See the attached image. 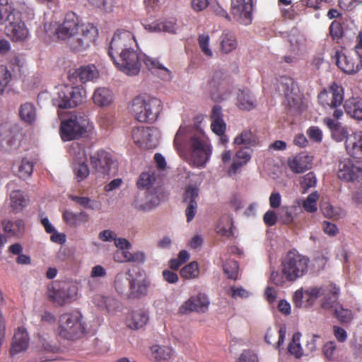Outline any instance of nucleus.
I'll use <instances>...</instances> for the list:
<instances>
[{
  "label": "nucleus",
  "instance_id": "nucleus-46",
  "mask_svg": "<svg viewBox=\"0 0 362 362\" xmlns=\"http://www.w3.org/2000/svg\"><path fill=\"white\" fill-rule=\"evenodd\" d=\"M151 353L156 361L169 360L173 355V349L168 346L154 344L151 346Z\"/></svg>",
  "mask_w": 362,
  "mask_h": 362
},
{
  "label": "nucleus",
  "instance_id": "nucleus-36",
  "mask_svg": "<svg viewBox=\"0 0 362 362\" xmlns=\"http://www.w3.org/2000/svg\"><path fill=\"white\" fill-rule=\"evenodd\" d=\"M28 199L21 190H13L9 194V206L15 213H19L27 206Z\"/></svg>",
  "mask_w": 362,
  "mask_h": 362
},
{
  "label": "nucleus",
  "instance_id": "nucleus-16",
  "mask_svg": "<svg viewBox=\"0 0 362 362\" xmlns=\"http://www.w3.org/2000/svg\"><path fill=\"white\" fill-rule=\"evenodd\" d=\"M160 131L155 127H138L132 131V139L140 147L153 148L157 146Z\"/></svg>",
  "mask_w": 362,
  "mask_h": 362
},
{
  "label": "nucleus",
  "instance_id": "nucleus-61",
  "mask_svg": "<svg viewBox=\"0 0 362 362\" xmlns=\"http://www.w3.org/2000/svg\"><path fill=\"white\" fill-rule=\"evenodd\" d=\"M11 80V74L6 66H0V95L4 93Z\"/></svg>",
  "mask_w": 362,
  "mask_h": 362
},
{
  "label": "nucleus",
  "instance_id": "nucleus-1",
  "mask_svg": "<svg viewBox=\"0 0 362 362\" xmlns=\"http://www.w3.org/2000/svg\"><path fill=\"white\" fill-rule=\"evenodd\" d=\"M23 14L28 19L34 17V10L23 0L11 1L0 0V25L7 23L5 27L6 35L14 42L25 40L29 31L21 19Z\"/></svg>",
  "mask_w": 362,
  "mask_h": 362
},
{
  "label": "nucleus",
  "instance_id": "nucleus-42",
  "mask_svg": "<svg viewBox=\"0 0 362 362\" xmlns=\"http://www.w3.org/2000/svg\"><path fill=\"white\" fill-rule=\"evenodd\" d=\"M19 115L25 123L33 124L37 119V110L34 104L25 103L19 108Z\"/></svg>",
  "mask_w": 362,
  "mask_h": 362
},
{
  "label": "nucleus",
  "instance_id": "nucleus-59",
  "mask_svg": "<svg viewBox=\"0 0 362 362\" xmlns=\"http://www.w3.org/2000/svg\"><path fill=\"white\" fill-rule=\"evenodd\" d=\"M199 267L196 262H192L185 266L180 271V274L185 279H194L199 275Z\"/></svg>",
  "mask_w": 362,
  "mask_h": 362
},
{
  "label": "nucleus",
  "instance_id": "nucleus-35",
  "mask_svg": "<svg viewBox=\"0 0 362 362\" xmlns=\"http://www.w3.org/2000/svg\"><path fill=\"white\" fill-rule=\"evenodd\" d=\"M150 282L146 279H132L129 281V295L134 298L145 296L148 293Z\"/></svg>",
  "mask_w": 362,
  "mask_h": 362
},
{
  "label": "nucleus",
  "instance_id": "nucleus-17",
  "mask_svg": "<svg viewBox=\"0 0 362 362\" xmlns=\"http://www.w3.org/2000/svg\"><path fill=\"white\" fill-rule=\"evenodd\" d=\"M223 72L221 70L215 71L206 88L209 92L211 99L216 102L226 100L231 94L230 90L223 83Z\"/></svg>",
  "mask_w": 362,
  "mask_h": 362
},
{
  "label": "nucleus",
  "instance_id": "nucleus-49",
  "mask_svg": "<svg viewBox=\"0 0 362 362\" xmlns=\"http://www.w3.org/2000/svg\"><path fill=\"white\" fill-rule=\"evenodd\" d=\"M329 288L327 286H313L310 287L305 291L307 305L312 306L315 302L316 299L320 297H323L324 295L327 294Z\"/></svg>",
  "mask_w": 362,
  "mask_h": 362
},
{
  "label": "nucleus",
  "instance_id": "nucleus-15",
  "mask_svg": "<svg viewBox=\"0 0 362 362\" xmlns=\"http://www.w3.org/2000/svg\"><path fill=\"white\" fill-rule=\"evenodd\" d=\"M137 42L134 35L129 30H117L110 43L108 54L110 58H114V56L120 53L122 51H125L132 47H137Z\"/></svg>",
  "mask_w": 362,
  "mask_h": 362
},
{
  "label": "nucleus",
  "instance_id": "nucleus-63",
  "mask_svg": "<svg viewBox=\"0 0 362 362\" xmlns=\"http://www.w3.org/2000/svg\"><path fill=\"white\" fill-rule=\"evenodd\" d=\"M210 37L207 34H200L198 37L199 48L204 54L208 57H213V52L209 46Z\"/></svg>",
  "mask_w": 362,
  "mask_h": 362
},
{
  "label": "nucleus",
  "instance_id": "nucleus-25",
  "mask_svg": "<svg viewBox=\"0 0 362 362\" xmlns=\"http://www.w3.org/2000/svg\"><path fill=\"white\" fill-rule=\"evenodd\" d=\"M199 189L194 186H189L184 193V202L187 204L185 214L187 222H190L194 218L197 211V199Z\"/></svg>",
  "mask_w": 362,
  "mask_h": 362
},
{
  "label": "nucleus",
  "instance_id": "nucleus-48",
  "mask_svg": "<svg viewBox=\"0 0 362 362\" xmlns=\"http://www.w3.org/2000/svg\"><path fill=\"white\" fill-rule=\"evenodd\" d=\"M300 332H296L293 334L291 341L288 344V353L296 358H300L304 355L303 349L300 344Z\"/></svg>",
  "mask_w": 362,
  "mask_h": 362
},
{
  "label": "nucleus",
  "instance_id": "nucleus-5",
  "mask_svg": "<svg viewBox=\"0 0 362 362\" xmlns=\"http://www.w3.org/2000/svg\"><path fill=\"white\" fill-rule=\"evenodd\" d=\"M309 259L296 250L289 251L281 260V272L288 281L293 282L304 276L308 269Z\"/></svg>",
  "mask_w": 362,
  "mask_h": 362
},
{
  "label": "nucleus",
  "instance_id": "nucleus-53",
  "mask_svg": "<svg viewBox=\"0 0 362 362\" xmlns=\"http://www.w3.org/2000/svg\"><path fill=\"white\" fill-rule=\"evenodd\" d=\"M69 198L85 209L95 211L101 209L100 202L88 197L71 195Z\"/></svg>",
  "mask_w": 362,
  "mask_h": 362
},
{
  "label": "nucleus",
  "instance_id": "nucleus-39",
  "mask_svg": "<svg viewBox=\"0 0 362 362\" xmlns=\"http://www.w3.org/2000/svg\"><path fill=\"white\" fill-rule=\"evenodd\" d=\"M199 300L202 301V305L198 307L197 305H195V300L193 296L189 298L181 305L179 312L181 314H187L191 312L205 313L209 308V301H206L204 298H199Z\"/></svg>",
  "mask_w": 362,
  "mask_h": 362
},
{
  "label": "nucleus",
  "instance_id": "nucleus-22",
  "mask_svg": "<svg viewBox=\"0 0 362 362\" xmlns=\"http://www.w3.org/2000/svg\"><path fill=\"white\" fill-rule=\"evenodd\" d=\"M160 203L158 195L153 190L139 192L132 202V206L141 211H149L156 207Z\"/></svg>",
  "mask_w": 362,
  "mask_h": 362
},
{
  "label": "nucleus",
  "instance_id": "nucleus-26",
  "mask_svg": "<svg viewBox=\"0 0 362 362\" xmlns=\"http://www.w3.org/2000/svg\"><path fill=\"white\" fill-rule=\"evenodd\" d=\"M29 345V337L27 331L23 327H18L15 331L12 339L10 354L11 356L21 354L27 350Z\"/></svg>",
  "mask_w": 362,
  "mask_h": 362
},
{
  "label": "nucleus",
  "instance_id": "nucleus-14",
  "mask_svg": "<svg viewBox=\"0 0 362 362\" xmlns=\"http://www.w3.org/2000/svg\"><path fill=\"white\" fill-rule=\"evenodd\" d=\"M73 159V169L75 178L77 182L85 180L90 174L87 164V155L83 146L77 143H74L69 150Z\"/></svg>",
  "mask_w": 362,
  "mask_h": 362
},
{
  "label": "nucleus",
  "instance_id": "nucleus-24",
  "mask_svg": "<svg viewBox=\"0 0 362 362\" xmlns=\"http://www.w3.org/2000/svg\"><path fill=\"white\" fill-rule=\"evenodd\" d=\"M313 158L307 153L302 152L298 155L290 157L287 165L288 168L294 173H303L312 168Z\"/></svg>",
  "mask_w": 362,
  "mask_h": 362
},
{
  "label": "nucleus",
  "instance_id": "nucleus-60",
  "mask_svg": "<svg viewBox=\"0 0 362 362\" xmlns=\"http://www.w3.org/2000/svg\"><path fill=\"white\" fill-rule=\"evenodd\" d=\"M187 132V127L184 126H180L178 131L177 132L175 139H174V144L180 154L182 156L183 149H182V144L185 140L186 134Z\"/></svg>",
  "mask_w": 362,
  "mask_h": 362
},
{
  "label": "nucleus",
  "instance_id": "nucleus-27",
  "mask_svg": "<svg viewBox=\"0 0 362 362\" xmlns=\"http://www.w3.org/2000/svg\"><path fill=\"white\" fill-rule=\"evenodd\" d=\"M252 158V150L248 147L239 149L233 160V163L228 169V174L230 176L235 175Z\"/></svg>",
  "mask_w": 362,
  "mask_h": 362
},
{
  "label": "nucleus",
  "instance_id": "nucleus-62",
  "mask_svg": "<svg viewBox=\"0 0 362 362\" xmlns=\"http://www.w3.org/2000/svg\"><path fill=\"white\" fill-rule=\"evenodd\" d=\"M239 264L235 260H228L223 264L224 273L228 278L236 279L238 277Z\"/></svg>",
  "mask_w": 362,
  "mask_h": 362
},
{
  "label": "nucleus",
  "instance_id": "nucleus-31",
  "mask_svg": "<svg viewBox=\"0 0 362 362\" xmlns=\"http://www.w3.org/2000/svg\"><path fill=\"white\" fill-rule=\"evenodd\" d=\"M93 303L103 311L114 313L119 308L120 303L111 296L97 294L93 297Z\"/></svg>",
  "mask_w": 362,
  "mask_h": 362
},
{
  "label": "nucleus",
  "instance_id": "nucleus-23",
  "mask_svg": "<svg viewBox=\"0 0 362 362\" xmlns=\"http://www.w3.org/2000/svg\"><path fill=\"white\" fill-rule=\"evenodd\" d=\"M286 336V327L282 325L278 331L274 330L272 327L267 329L264 335V341L272 344L278 351L279 359L280 360L284 354V344Z\"/></svg>",
  "mask_w": 362,
  "mask_h": 362
},
{
  "label": "nucleus",
  "instance_id": "nucleus-6",
  "mask_svg": "<svg viewBox=\"0 0 362 362\" xmlns=\"http://www.w3.org/2000/svg\"><path fill=\"white\" fill-rule=\"evenodd\" d=\"M143 54L139 50L138 46L132 47L115 54L111 59L119 70L126 75L133 76L140 71Z\"/></svg>",
  "mask_w": 362,
  "mask_h": 362
},
{
  "label": "nucleus",
  "instance_id": "nucleus-9",
  "mask_svg": "<svg viewBox=\"0 0 362 362\" xmlns=\"http://www.w3.org/2000/svg\"><path fill=\"white\" fill-rule=\"evenodd\" d=\"M57 91L52 100L54 105L59 108H72L83 102L82 89L78 86L72 87L60 85L57 88Z\"/></svg>",
  "mask_w": 362,
  "mask_h": 362
},
{
  "label": "nucleus",
  "instance_id": "nucleus-2",
  "mask_svg": "<svg viewBox=\"0 0 362 362\" xmlns=\"http://www.w3.org/2000/svg\"><path fill=\"white\" fill-rule=\"evenodd\" d=\"M54 33L59 39L71 40L70 47L76 52L87 49L98 34V30L91 23H83L74 12L67 13L62 24Z\"/></svg>",
  "mask_w": 362,
  "mask_h": 362
},
{
  "label": "nucleus",
  "instance_id": "nucleus-41",
  "mask_svg": "<svg viewBox=\"0 0 362 362\" xmlns=\"http://www.w3.org/2000/svg\"><path fill=\"white\" fill-rule=\"evenodd\" d=\"M219 42L221 51L226 54L234 50L238 45L235 35L227 30L223 31L219 37Z\"/></svg>",
  "mask_w": 362,
  "mask_h": 362
},
{
  "label": "nucleus",
  "instance_id": "nucleus-55",
  "mask_svg": "<svg viewBox=\"0 0 362 362\" xmlns=\"http://www.w3.org/2000/svg\"><path fill=\"white\" fill-rule=\"evenodd\" d=\"M319 194L317 191L310 194L303 202V209L308 213H314L317 211V202L319 199Z\"/></svg>",
  "mask_w": 362,
  "mask_h": 362
},
{
  "label": "nucleus",
  "instance_id": "nucleus-18",
  "mask_svg": "<svg viewBox=\"0 0 362 362\" xmlns=\"http://www.w3.org/2000/svg\"><path fill=\"white\" fill-rule=\"evenodd\" d=\"M252 0H231V12L240 23L247 25L252 20Z\"/></svg>",
  "mask_w": 362,
  "mask_h": 362
},
{
  "label": "nucleus",
  "instance_id": "nucleus-54",
  "mask_svg": "<svg viewBox=\"0 0 362 362\" xmlns=\"http://www.w3.org/2000/svg\"><path fill=\"white\" fill-rule=\"evenodd\" d=\"M156 181L155 172L153 170H148L142 173L137 182L139 188L146 189V190H151L150 188Z\"/></svg>",
  "mask_w": 362,
  "mask_h": 362
},
{
  "label": "nucleus",
  "instance_id": "nucleus-64",
  "mask_svg": "<svg viewBox=\"0 0 362 362\" xmlns=\"http://www.w3.org/2000/svg\"><path fill=\"white\" fill-rule=\"evenodd\" d=\"M300 184L305 192L310 188L315 187L317 185V178L314 173L310 172L300 178Z\"/></svg>",
  "mask_w": 362,
  "mask_h": 362
},
{
  "label": "nucleus",
  "instance_id": "nucleus-11",
  "mask_svg": "<svg viewBox=\"0 0 362 362\" xmlns=\"http://www.w3.org/2000/svg\"><path fill=\"white\" fill-rule=\"evenodd\" d=\"M78 288L76 283L62 282L49 291L50 299L59 305H64L76 300Z\"/></svg>",
  "mask_w": 362,
  "mask_h": 362
},
{
  "label": "nucleus",
  "instance_id": "nucleus-57",
  "mask_svg": "<svg viewBox=\"0 0 362 362\" xmlns=\"http://www.w3.org/2000/svg\"><path fill=\"white\" fill-rule=\"evenodd\" d=\"M334 311L336 317L342 323H348L353 319L352 312L340 305H336Z\"/></svg>",
  "mask_w": 362,
  "mask_h": 362
},
{
  "label": "nucleus",
  "instance_id": "nucleus-34",
  "mask_svg": "<svg viewBox=\"0 0 362 362\" xmlns=\"http://www.w3.org/2000/svg\"><path fill=\"white\" fill-rule=\"evenodd\" d=\"M345 147L350 156L360 158L362 156V132L351 134L345 141Z\"/></svg>",
  "mask_w": 362,
  "mask_h": 362
},
{
  "label": "nucleus",
  "instance_id": "nucleus-33",
  "mask_svg": "<svg viewBox=\"0 0 362 362\" xmlns=\"http://www.w3.org/2000/svg\"><path fill=\"white\" fill-rule=\"evenodd\" d=\"M323 121L329 129L332 139L337 142H341L345 139L346 141L347 138L351 136V134L348 135L346 128L343 127L339 122L328 117L324 118Z\"/></svg>",
  "mask_w": 362,
  "mask_h": 362
},
{
  "label": "nucleus",
  "instance_id": "nucleus-3",
  "mask_svg": "<svg viewBox=\"0 0 362 362\" xmlns=\"http://www.w3.org/2000/svg\"><path fill=\"white\" fill-rule=\"evenodd\" d=\"M186 150L191 164L196 168H204L211 159L213 146L204 132L199 131L189 137Z\"/></svg>",
  "mask_w": 362,
  "mask_h": 362
},
{
  "label": "nucleus",
  "instance_id": "nucleus-13",
  "mask_svg": "<svg viewBox=\"0 0 362 362\" xmlns=\"http://www.w3.org/2000/svg\"><path fill=\"white\" fill-rule=\"evenodd\" d=\"M278 91L284 94L288 106L294 110H298L303 103L302 95L298 87L293 78L282 76L278 81Z\"/></svg>",
  "mask_w": 362,
  "mask_h": 362
},
{
  "label": "nucleus",
  "instance_id": "nucleus-50",
  "mask_svg": "<svg viewBox=\"0 0 362 362\" xmlns=\"http://www.w3.org/2000/svg\"><path fill=\"white\" fill-rule=\"evenodd\" d=\"M255 99L248 90H240L237 96V105L243 110H250L255 105Z\"/></svg>",
  "mask_w": 362,
  "mask_h": 362
},
{
  "label": "nucleus",
  "instance_id": "nucleus-44",
  "mask_svg": "<svg viewBox=\"0 0 362 362\" xmlns=\"http://www.w3.org/2000/svg\"><path fill=\"white\" fill-rule=\"evenodd\" d=\"M258 142V137L250 129L243 130L236 136L233 141L235 145H245L249 148L257 145Z\"/></svg>",
  "mask_w": 362,
  "mask_h": 362
},
{
  "label": "nucleus",
  "instance_id": "nucleus-47",
  "mask_svg": "<svg viewBox=\"0 0 362 362\" xmlns=\"http://www.w3.org/2000/svg\"><path fill=\"white\" fill-rule=\"evenodd\" d=\"M328 288L329 290L327 294L324 295L322 300L321 306L323 309L325 310H329L331 308L334 309V307L337 305L335 303L338 298L339 288L333 284H329Z\"/></svg>",
  "mask_w": 362,
  "mask_h": 362
},
{
  "label": "nucleus",
  "instance_id": "nucleus-20",
  "mask_svg": "<svg viewBox=\"0 0 362 362\" xmlns=\"http://www.w3.org/2000/svg\"><path fill=\"white\" fill-rule=\"evenodd\" d=\"M337 176L347 182L362 179V166L350 158H345L339 163Z\"/></svg>",
  "mask_w": 362,
  "mask_h": 362
},
{
  "label": "nucleus",
  "instance_id": "nucleus-56",
  "mask_svg": "<svg viewBox=\"0 0 362 362\" xmlns=\"http://www.w3.org/2000/svg\"><path fill=\"white\" fill-rule=\"evenodd\" d=\"M130 279L124 274H118L115 277V286L117 292L121 295L125 294L129 289Z\"/></svg>",
  "mask_w": 362,
  "mask_h": 362
},
{
  "label": "nucleus",
  "instance_id": "nucleus-45",
  "mask_svg": "<svg viewBox=\"0 0 362 362\" xmlns=\"http://www.w3.org/2000/svg\"><path fill=\"white\" fill-rule=\"evenodd\" d=\"M233 228L232 217L228 214H225L219 218L216 227V230L219 235L230 237L233 235Z\"/></svg>",
  "mask_w": 362,
  "mask_h": 362
},
{
  "label": "nucleus",
  "instance_id": "nucleus-43",
  "mask_svg": "<svg viewBox=\"0 0 362 362\" xmlns=\"http://www.w3.org/2000/svg\"><path fill=\"white\" fill-rule=\"evenodd\" d=\"M34 160L32 158L25 157L14 165L16 168L18 176L23 180L29 178L33 172Z\"/></svg>",
  "mask_w": 362,
  "mask_h": 362
},
{
  "label": "nucleus",
  "instance_id": "nucleus-8",
  "mask_svg": "<svg viewBox=\"0 0 362 362\" xmlns=\"http://www.w3.org/2000/svg\"><path fill=\"white\" fill-rule=\"evenodd\" d=\"M89 126V119L83 114L73 115L61 123L60 133L64 141H71L84 134Z\"/></svg>",
  "mask_w": 362,
  "mask_h": 362
},
{
  "label": "nucleus",
  "instance_id": "nucleus-19",
  "mask_svg": "<svg viewBox=\"0 0 362 362\" xmlns=\"http://www.w3.org/2000/svg\"><path fill=\"white\" fill-rule=\"evenodd\" d=\"M344 88L333 83L328 90H324L318 95L320 103L325 107H340L344 101Z\"/></svg>",
  "mask_w": 362,
  "mask_h": 362
},
{
  "label": "nucleus",
  "instance_id": "nucleus-21",
  "mask_svg": "<svg viewBox=\"0 0 362 362\" xmlns=\"http://www.w3.org/2000/svg\"><path fill=\"white\" fill-rule=\"evenodd\" d=\"M69 79L73 83L80 81L83 83L94 82L99 77V71L93 64H88L80 66L78 69L70 70L68 75Z\"/></svg>",
  "mask_w": 362,
  "mask_h": 362
},
{
  "label": "nucleus",
  "instance_id": "nucleus-12",
  "mask_svg": "<svg viewBox=\"0 0 362 362\" xmlns=\"http://www.w3.org/2000/svg\"><path fill=\"white\" fill-rule=\"evenodd\" d=\"M332 58L337 66L347 74L353 75L362 69V54L358 51L345 53L337 50Z\"/></svg>",
  "mask_w": 362,
  "mask_h": 362
},
{
  "label": "nucleus",
  "instance_id": "nucleus-4",
  "mask_svg": "<svg viewBox=\"0 0 362 362\" xmlns=\"http://www.w3.org/2000/svg\"><path fill=\"white\" fill-rule=\"evenodd\" d=\"M160 107L159 99L146 95H139L132 101V112L138 121L153 122L158 118Z\"/></svg>",
  "mask_w": 362,
  "mask_h": 362
},
{
  "label": "nucleus",
  "instance_id": "nucleus-52",
  "mask_svg": "<svg viewBox=\"0 0 362 362\" xmlns=\"http://www.w3.org/2000/svg\"><path fill=\"white\" fill-rule=\"evenodd\" d=\"M16 144V139L14 138L11 132L4 127H1L0 134V146L4 151H10Z\"/></svg>",
  "mask_w": 362,
  "mask_h": 362
},
{
  "label": "nucleus",
  "instance_id": "nucleus-58",
  "mask_svg": "<svg viewBox=\"0 0 362 362\" xmlns=\"http://www.w3.org/2000/svg\"><path fill=\"white\" fill-rule=\"evenodd\" d=\"M211 128L214 133L221 136V141L224 144L228 142V139L224 135L226 124L223 119L213 121L211 123Z\"/></svg>",
  "mask_w": 362,
  "mask_h": 362
},
{
  "label": "nucleus",
  "instance_id": "nucleus-28",
  "mask_svg": "<svg viewBox=\"0 0 362 362\" xmlns=\"http://www.w3.org/2000/svg\"><path fill=\"white\" fill-rule=\"evenodd\" d=\"M141 62H144L146 68L154 74H160L163 80L169 81L173 78L172 72L157 59L151 58L143 54Z\"/></svg>",
  "mask_w": 362,
  "mask_h": 362
},
{
  "label": "nucleus",
  "instance_id": "nucleus-30",
  "mask_svg": "<svg viewBox=\"0 0 362 362\" xmlns=\"http://www.w3.org/2000/svg\"><path fill=\"white\" fill-rule=\"evenodd\" d=\"M148 320V315L145 310H136L129 313L126 319V324L129 329L137 330L144 327Z\"/></svg>",
  "mask_w": 362,
  "mask_h": 362
},
{
  "label": "nucleus",
  "instance_id": "nucleus-7",
  "mask_svg": "<svg viewBox=\"0 0 362 362\" xmlns=\"http://www.w3.org/2000/svg\"><path fill=\"white\" fill-rule=\"evenodd\" d=\"M85 333L82 315L79 312L64 313L59 321V334L66 339L74 340Z\"/></svg>",
  "mask_w": 362,
  "mask_h": 362
},
{
  "label": "nucleus",
  "instance_id": "nucleus-40",
  "mask_svg": "<svg viewBox=\"0 0 362 362\" xmlns=\"http://www.w3.org/2000/svg\"><path fill=\"white\" fill-rule=\"evenodd\" d=\"M2 226L4 232L11 236L21 237L25 230V222L23 219L15 221L5 220L2 222Z\"/></svg>",
  "mask_w": 362,
  "mask_h": 362
},
{
  "label": "nucleus",
  "instance_id": "nucleus-38",
  "mask_svg": "<svg viewBox=\"0 0 362 362\" xmlns=\"http://www.w3.org/2000/svg\"><path fill=\"white\" fill-rule=\"evenodd\" d=\"M345 112L356 120H362V99L352 98L345 102Z\"/></svg>",
  "mask_w": 362,
  "mask_h": 362
},
{
  "label": "nucleus",
  "instance_id": "nucleus-37",
  "mask_svg": "<svg viewBox=\"0 0 362 362\" xmlns=\"http://www.w3.org/2000/svg\"><path fill=\"white\" fill-rule=\"evenodd\" d=\"M63 219L69 226L76 227L81 223L88 222L89 217L88 214L83 211L75 213L70 210H66L63 213Z\"/></svg>",
  "mask_w": 362,
  "mask_h": 362
},
{
  "label": "nucleus",
  "instance_id": "nucleus-51",
  "mask_svg": "<svg viewBox=\"0 0 362 362\" xmlns=\"http://www.w3.org/2000/svg\"><path fill=\"white\" fill-rule=\"evenodd\" d=\"M322 354L325 358L330 361H338L339 356L337 350V346L334 340H330L325 343L322 346Z\"/></svg>",
  "mask_w": 362,
  "mask_h": 362
},
{
  "label": "nucleus",
  "instance_id": "nucleus-29",
  "mask_svg": "<svg viewBox=\"0 0 362 362\" xmlns=\"http://www.w3.org/2000/svg\"><path fill=\"white\" fill-rule=\"evenodd\" d=\"M93 103L98 107L110 106L114 100V94L111 89L101 86L95 89L92 95Z\"/></svg>",
  "mask_w": 362,
  "mask_h": 362
},
{
  "label": "nucleus",
  "instance_id": "nucleus-10",
  "mask_svg": "<svg viewBox=\"0 0 362 362\" xmlns=\"http://www.w3.org/2000/svg\"><path fill=\"white\" fill-rule=\"evenodd\" d=\"M90 163L98 177H110L116 175L117 173V161L105 151L100 150L93 154L90 156Z\"/></svg>",
  "mask_w": 362,
  "mask_h": 362
},
{
  "label": "nucleus",
  "instance_id": "nucleus-32",
  "mask_svg": "<svg viewBox=\"0 0 362 362\" xmlns=\"http://www.w3.org/2000/svg\"><path fill=\"white\" fill-rule=\"evenodd\" d=\"M288 41L290 44V51L295 55H299L305 52L306 40L297 29L291 30L288 35Z\"/></svg>",
  "mask_w": 362,
  "mask_h": 362
}]
</instances>
